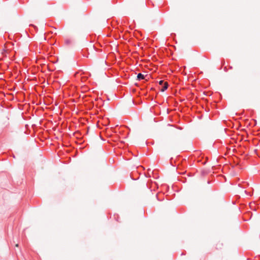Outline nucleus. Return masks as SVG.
I'll return each instance as SVG.
<instances>
[{
    "label": "nucleus",
    "mask_w": 260,
    "mask_h": 260,
    "mask_svg": "<svg viewBox=\"0 0 260 260\" xmlns=\"http://www.w3.org/2000/svg\"><path fill=\"white\" fill-rule=\"evenodd\" d=\"M145 79V76L141 74V73H139L138 75H137V80H138V81H140L141 80H143Z\"/></svg>",
    "instance_id": "f257e3e1"
},
{
    "label": "nucleus",
    "mask_w": 260,
    "mask_h": 260,
    "mask_svg": "<svg viewBox=\"0 0 260 260\" xmlns=\"http://www.w3.org/2000/svg\"><path fill=\"white\" fill-rule=\"evenodd\" d=\"M168 87V83L167 82H166L164 83V85H162V88L161 89V91H165L167 89Z\"/></svg>",
    "instance_id": "f03ea898"
},
{
    "label": "nucleus",
    "mask_w": 260,
    "mask_h": 260,
    "mask_svg": "<svg viewBox=\"0 0 260 260\" xmlns=\"http://www.w3.org/2000/svg\"><path fill=\"white\" fill-rule=\"evenodd\" d=\"M166 82H165L163 80H160L159 81V84L160 85H162L164 84V83H165Z\"/></svg>",
    "instance_id": "7ed1b4c3"
}]
</instances>
